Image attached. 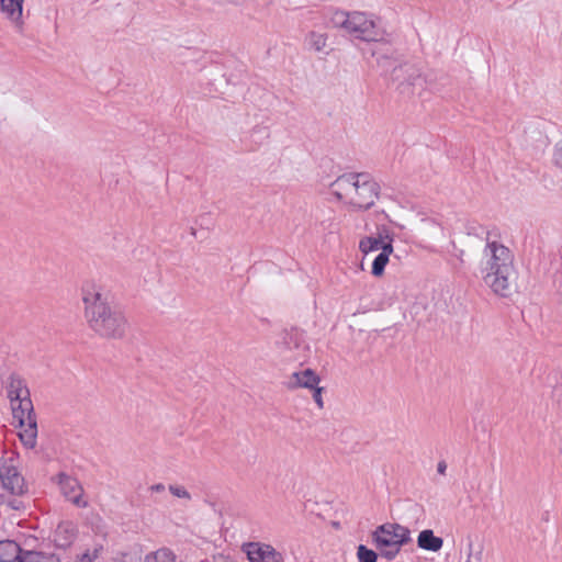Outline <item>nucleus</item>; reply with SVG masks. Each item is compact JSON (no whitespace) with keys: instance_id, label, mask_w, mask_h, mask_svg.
I'll use <instances>...</instances> for the list:
<instances>
[{"instance_id":"f257e3e1","label":"nucleus","mask_w":562,"mask_h":562,"mask_svg":"<svg viewBox=\"0 0 562 562\" xmlns=\"http://www.w3.org/2000/svg\"><path fill=\"white\" fill-rule=\"evenodd\" d=\"M88 327L99 337L120 339L127 329L124 314L110 302V293L95 280H86L80 288Z\"/></svg>"},{"instance_id":"f03ea898","label":"nucleus","mask_w":562,"mask_h":562,"mask_svg":"<svg viewBox=\"0 0 562 562\" xmlns=\"http://www.w3.org/2000/svg\"><path fill=\"white\" fill-rule=\"evenodd\" d=\"M481 277L495 295H514L518 290V272L512 250L498 241H488L483 250Z\"/></svg>"},{"instance_id":"7ed1b4c3","label":"nucleus","mask_w":562,"mask_h":562,"mask_svg":"<svg viewBox=\"0 0 562 562\" xmlns=\"http://www.w3.org/2000/svg\"><path fill=\"white\" fill-rule=\"evenodd\" d=\"M331 193L349 210H370L379 199L380 186L367 172H349L338 177L330 184Z\"/></svg>"},{"instance_id":"20e7f679","label":"nucleus","mask_w":562,"mask_h":562,"mask_svg":"<svg viewBox=\"0 0 562 562\" xmlns=\"http://www.w3.org/2000/svg\"><path fill=\"white\" fill-rule=\"evenodd\" d=\"M330 23L334 27L344 29L350 35L362 41H380L384 35L376 21L363 12L335 11L330 16Z\"/></svg>"},{"instance_id":"39448f33","label":"nucleus","mask_w":562,"mask_h":562,"mask_svg":"<svg viewBox=\"0 0 562 562\" xmlns=\"http://www.w3.org/2000/svg\"><path fill=\"white\" fill-rule=\"evenodd\" d=\"M394 233L386 225H378L374 235L364 236L359 241V250L363 255L381 250L372 262L371 273L374 277H381L384 273L385 266L393 254Z\"/></svg>"},{"instance_id":"423d86ee","label":"nucleus","mask_w":562,"mask_h":562,"mask_svg":"<svg viewBox=\"0 0 562 562\" xmlns=\"http://www.w3.org/2000/svg\"><path fill=\"white\" fill-rule=\"evenodd\" d=\"M375 548L386 560H393L401 548L411 542V530L395 522L379 526L372 535Z\"/></svg>"},{"instance_id":"0eeeda50","label":"nucleus","mask_w":562,"mask_h":562,"mask_svg":"<svg viewBox=\"0 0 562 562\" xmlns=\"http://www.w3.org/2000/svg\"><path fill=\"white\" fill-rule=\"evenodd\" d=\"M391 76L403 93H419L426 88V77L415 65H400L393 69Z\"/></svg>"},{"instance_id":"6e6552de","label":"nucleus","mask_w":562,"mask_h":562,"mask_svg":"<svg viewBox=\"0 0 562 562\" xmlns=\"http://www.w3.org/2000/svg\"><path fill=\"white\" fill-rule=\"evenodd\" d=\"M5 389L13 415H18L20 413L21 416H27L29 413L33 412L30 392L24 380L12 374L7 381Z\"/></svg>"},{"instance_id":"1a4fd4ad","label":"nucleus","mask_w":562,"mask_h":562,"mask_svg":"<svg viewBox=\"0 0 562 562\" xmlns=\"http://www.w3.org/2000/svg\"><path fill=\"white\" fill-rule=\"evenodd\" d=\"M243 551L250 562H285L284 553L267 542L245 543Z\"/></svg>"},{"instance_id":"9d476101","label":"nucleus","mask_w":562,"mask_h":562,"mask_svg":"<svg viewBox=\"0 0 562 562\" xmlns=\"http://www.w3.org/2000/svg\"><path fill=\"white\" fill-rule=\"evenodd\" d=\"M0 480L3 488L15 495L26 491L24 477L19 472L13 459L4 460L0 467Z\"/></svg>"},{"instance_id":"9b49d317","label":"nucleus","mask_w":562,"mask_h":562,"mask_svg":"<svg viewBox=\"0 0 562 562\" xmlns=\"http://www.w3.org/2000/svg\"><path fill=\"white\" fill-rule=\"evenodd\" d=\"M484 544L474 535L463 537L458 547V562H483Z\"/></svg>"},{"instance_id":"f8f14e48","label":"nucleus","mask_w":562,"mask_h":562,"mask_svg":"<svg viewBox=\"0 0 562 562\" xmlns=\"http://www.w3.org/2000/svg\"><path fill=\"white\" fill-rule=\"evenodd\" d=\"M59 486L63 495L72 504L79 507L87 505V502L82 497V487L76 479L60 474Z\"/></svg>"},{"instance_id":"ddd939ff","label":"nucleus","mask_w":562,"mask_h":562,"mask_svg":"<svg viewBox=\"0 0 562 562\" xmlns=\"http://www.w3.org/2000/svg\"><path fill=\"white\" fill-rule=\"evenodd\" d=\"M14 418H16L20 424L19 436L21 441L25 447L33 448L36 443L37 427L32 413H29L27 416H21L19 413L18 415H14Z\"/></svg>"},{"instance_id":"4468645a","label":"nucleus","mask_w":562,"mask_h":562,"mask_svg":"<svg viewBox=\"0 0 562 562\" xmlns=\"http://www.w3.org/2000/svg\"><path fill=\"white\" fill-rule=\"evenodd\" d=\"M23 3L24 0H0L1 13L14 27L23 25Z\"/></svg>"},{"instance_id":"2eb2a0df","label":"nucleus","mask_w":562,"mask_h":562,"mask_svg":"<svg viewBox=\"0 0 562 562\" xmlns=\"http://www.w3.org/2000/svg\"><path fill=\"white\" fill-rule=\"evenodd\" d=\"M319 383L318 375L311 369L293 372L286 382L288 389L294 390L299 387L314 389Z\"/></svg>"},{"instance_id":"dca6fc26","label":"nucleus","mask_w":562,"mask_h":562,"mask_svg":"<svg viewBox=\"0 0 562 562\" xmlns=\"http://www.w3.org/2000/svg\"><path fill=\"white\" fill-rule=\"evenodd\" d=\"M417 547L420 550L434 552H439L443 547V539L439 536H436L432 529H424L419 531L417 536Z\"/></svg>"},{"instance_id":"f3484780","label":"nucleus","mask_w":562,"mask_h":562,"mask_svg":"<svg viewBox=\"0 0 562 562\" xmlns=\"http://www.w3.org/2000/svg\"><path fill=\"white\" fill-rule=\"evenodd\" d=\"M77 536V529L74 522L71 521H61L55 532H54V542L59 548L69 547Z\"/></svg>"},{"instance_id":"a211bd4d","label":"nucleus","mask_w":562,"mask_h":562,"mask_svg":"<svg viewBox=\"0 0 562 562\" xmlns=\"http://www.w3.org/2000/svg\"><path fill=\"white\" fill-rule=\"evenodd\" d=\"M23 553L16 542L12 540L0 541V562H20Z\"/></svg>"},{"instance_id":"6ab92c4d","label":"nucleus","mask_w":562,"mask_h":562,"mask_svg":"<svg viewBox=\"0 0 562 562\" xmlns=\"http://www.w3.org/2000/svg\"><path fill=\"white\" fill-rule=\"evenodd\" d=\"M307 50L322 53L327 47V35L325 33L311 31L304 41Z\"/></svg>"},{"instance_id":"aec40b11","label":"nucleus","mask_w":562,"mask_h":562,"mask_svg":"<svg viewBox=\"0 0 562 562\" xmlns=\"http://www.w3.org/2000/svg\"><path fill=\"white\" fill-rule=\"evenodd\" d=\"M143 562H177V555L168 548H160L147 553Z\"/></svg>"},{"instance_id":"412c9836","label":"nucleus","mask_w":562,"mask_h":562,"mask_svg":"<svg viewBox=\"0 0 562 562\" xmlns=\"http://www.w3.org/2000/svg\"><path fill=\"white\" fill-rule=\"evenodd\" d=\"M103 551L101 544L87 547L81 553L77 554L74 562H94Z\"/></svg>"},{"instance_id":"4be33fe9","label":"nucleus","mask_w":562,"mask_h":562,"mask_svg":"<svg viewBox=\"0 0 562 562\" xmlns=\"http://www.w3.org/2000/svg\"><path fill=\"white\" fill-rule=\"evenodd\" d=\"M20 562H61L59 558L54 554H43L34 551H26Z\"/></svg>"},{"instance_id":"5701e85b","label":"nucleus","mask_w":562,"mask_h":562,"mask_svg":"<svg viewBox=\"0 0 562 562\" xmlns=\"http://www.w3.org/2000/svg\"><path fill=\"white\" fill-rule=\"evenodd\" d=\"M357 558L359 562H376L378 554L366 546L360 544L357 549Z\"/></svg>"},{"instance_id":"b1692460","label":"nucleus","mask_w":562,"mask_h":562,"mask_svg":"<svg viewBox=\"0 0 562 562\" xmlns=\"http://www.w3.org/2000/svg\"><path fill=\"white\" fill-rule=\"evenodd\" d=\"M169 492L178 498L190 499L191 495L188 490L182 485H170Z\"/></svg>"},{"instance_id":"393cba45","label":"nucleus","mask_w":562,"mask_h":562,"mask_svg":"<svg viewBox=\"0 0 562 562\" xmlns=\"http://www.w3.org/2000/svg\"><path fill=\"white\" fill-rule=\"evenodd\" d=\"M554 161L557 165L562 167V140L559 142L554 149Z\"/></svg>"},{"instance_id":"a878e982","label":"nucleus","mask_w":562,"mask_h":562,"mask_svg":"<svg viewBox=\"0 0 562 562\" xmlns=\"http://www.w3.org/2000/svg\"><path fill=\"white\" fill-rule=\"evenodd\" d=\"M313 392V398L319 408L323 407L322 387L315 386Z\"/></svg>"},{"instance_id":"bb28decb","label":"nucleus","mask_w":562,"mask_h":562,"mask_svg":"<svg viewBox=\"0 0 562 562\" xmlns=\"http://www.w3.org/2000/svg\"><path fill=\"white\" fill-rule=\"evenodd\" d=\"M218 3L222 4H236L239 5L243 3L244 0H216Z\"/></svg>"},{"instance_id":"cd10ccee","label":"nucleus","mask_w":562,"mask_h":562,"mask_svg":"<svg viewBox=\"0 0 562 562\" xmlns=\"http://www.w3.org/2000/svg\"><path fill=\"white\" fill-rule=\"evenodd\" d=\"M446 469H447V465L445 462H439L438 463V467H437V470L440 474H445L446 472Z\"/></svg>"},{"instance_id":"c85d7f7f","label":"nucleus","mask_w":562,"mask_h":562,"mask_svg":"<svg viewBox=\"0 0 562 562\" xmlns=\"http://www.w3.org/2000/svg\"><path fill=\"white\" fill-rule=\"evenodd\" d=\"M151 488H153V491L161 492V491H164L165 487L162 484H157V485H154Z\"/></svg>"},{"instance_id":"c756f323","label":"nucleus","mask_w":562,"mask_h":562,"mask_svg":"<svg viewBox=\"0 0 562 562\" xmlns=\"http://www.w3.org/2000/svg\"><path fill=\"white\" fill-rule=\"evenodd\" d=\"M560 407H561V409H562V401H560Z\"/></svg>"}]
</instances>
